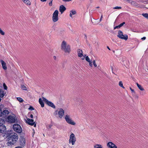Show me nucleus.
<instances>
[{
	"label": "nucleus",
	"mask_w": 148,
	"mask_h": 148,
	"mask_svg": "<svg viewBox=\"0 0 148 148\" xmlns=\"http://www.w3.org/2000/svg\"><path fill=\"white\" fill-rule=\"evenodd\" d=\"M6 137H8L9 143L11 145H14L17 141L18 138L17 134L15 133H9L7 132L6 133Z\"/></svg>",
	"instance_id": "nucleus-1"
},
{
	"label": "nucleus",
	"mask_w": 148,
	"mask_h": 148,
	"mask_svg": "<svg viewBox=\"0 0 148 148\" xmlns=\"http://www.w3.org/2000/svg\"><path fill=\"white\" fill-rule=\"evenodd\" d=\"M61 49L66 53H69L71 51V47L66 42L63 40L61 44Z\"/></svg>",
	"instance_id": "nucleus-2"
},
{
	"label": "nucleus",
	"mask_w": 148,
	"mask_h": 148,
	"mask_svg": "<svg viewBox=\"0 0 148 148\" xmlns=\"http://www.w3.org/2000/svg\"><path fill=\"white\" fill-rule=\"evenodd\" d=\"M4 123V120L2 118H0V133H3L6 132V128L5 126L3 124Z\"/></svg>",
	"instance_id": "nucleus-3"
},
{
	"label": "nucleus",
	"mask_w": 148,
	"mask_h": 148,
	"mask_svg": "<svg viewBox=\"0 0 148 148\" xmlns=\"http://www.w3.org/2000/svg\"><path fill=\"white\" fill-rule=\"evenodd\" d=\"M64 118L66 121L68 123L73 125L76 124L75 122L72 119L70 115L68 114L66 115Z\"/></svg>",
	"instance_id": "nucleus-4"
},
{
	"label": "nucleus",
	"mask_w": 148,
	"mask_h": 148,
	"mask_svg": "<svg viewBox=\"0 0 148 148\" xmlns=\"http://www.w3.org/2000/svg\"><path fill=\"white\" fill-rule=\"evenodd\" d=\"M119 38L126 40L128 39V36L127 34L123 35V32L121 30L118 31V34L117 36Z\"/></svg>",
	"instance_id": "nucleus-5"
},
{
	"label": "nucleus",
	"mask_w": 148,
	"mask_h": 148,
	"mask_svg": "<svg viewBox=\"0 0 148 148\" xmlns=\"http://www.w3.org/2000/svg\"><path fill=\"white\" fill-rule=\"evenodd\" d=\"M13 129L17 133H21L22 131V129L21 126L17 124H14L13 125Z\"/></svg>",
	"instance_id": "nucleus-6"
},
{
	"label": "nucleus",
	"mask_w": 148,
	"mask_h": 148,
	"mask_svg": "<svg viewBox=\"0 0 148 148\" xmlns=\"http://www.w3.org/2000/svg\"><path fill=\"white\" fill-rule=\"evenodd\" d=\"M58 10H56L53 13L52 18L53 22H56L58 20Z\"/></svg>",
	"instance_id": "nucleus-7"
},
{
	"label": "nucleus",
	"mask_w": 148,
	"mask_h": 148,
	"mask_svg": "<svg viewBox=\"0 0 148 148\" xmlns=\"http://www.w3.org/2000/svg\"><path fill=\"white\" fill-rule=\"evenodd\" d=\"M76 137L74 134L72 133L71 134L69 140V143H72V145H74L76 142Z\"/></svg>",
	"instance_id": "nucleus-8"
},
{
	"label": "nucleus",
	"mask_w": 148,
	"mask_h": 148,
	"mask_svg": "<svg viewBox=\"0 0 148 148\" xmlns=\"http://www.w3.org/2000/svg\"><path fill=\"white\" fill-rule=\"evenodd\" d=\"M42 99L45 102V103L48 106L52 107L53 108H56L55 106L53 103L49 101L47 99L44 97H42Z\"/></svg>",
	"instance_id": "nucleus-9"
},
{
	"label": "nucleus",
	"mask_w": 148,
	"mask_h": 148,
	"mask_svg": "<svg viewBox=\"0 0 148 148\" xmlns=\"http://www.w3.org/2000/svg\"><path fill=\"white\" fill-rule=\"evenodd\" d=\"M8 121L11 123H14L16 121L15 117L12 115H10L8 117Z\"/></svg>",
	"instance_id": "nucleus-10"
},
{
	"label": "nucleus",
	"mask_w": 148,
	"mask_h": 148,
	"mask_svg": "<svg viewBox=\"0 0 148 148\" xmlns=\"http://www.w3.org/2000/svg\"><path fill=\"white\" fill-rule=\"evenodd\" d=\"M58 110V114L59 115V118H61L64 115V111L62 108H59Z\"/></svg>",
	"instance_id": "nucleus-11"
},
{
	"label": "nucleus",
	"mask_w": 148,
	"mask_h": 148,
	"mask_svg": "<svg viewBox=\"0 0 148 148\" xmlns=\"http://www.w3.org/2000/svg\"><path fill=\"white\" fill-rule=\"evenodd\" d=\"M27 121H26L27 123L29 125H34V127H36V124H34L35 122L34 121V120L32 119H30L29 118L27 119Z\"/></svg>",
	"instance_id": "nucleus-12"
},
{
	"label": "nucleus",
	"mask_w": 148,
	"mask_h": 148,
	"mask_svg": "<svg viewBox=\"0 0 148 148\" xmlns=\"http://www.w3.org/2000/svg\"><path fill=\"white\" fill-rule=\"evenodd\" d=\"M107 146L110 148H117L116 146L112 142H109L107 144Z\"/></svg>",
	"instance_id": "nucleus-13"
},
{
	"label": "nucleus",
	"mask_w": 148,
	"mask_h": 148,
	"mask_svg": "<svg viewBox=\"0 0 148 148\" xmlns=\"http://www.w3.org/2000/svg\"><path fill=\"white\" fill-rule=\"evenodd\" d=\"M66 10V8L63 5H61L60 7L59 11L62 14L63 13V12Z\"/></svg>",
	"instance_id": "nucleus-14"
},
{
	"label": "nucleus",
	"mask_w": 148,
	"mask_h": 148,
	"mask_svg": "<svg viewBox=\"0 0 148 148\" xmlns=\"http://www.w3.org/2000/svg\"><path fill=\"white\" fill-rule=\"evenodd\" d=\"M78 56L79 57H81L83 56V51L82 50L78 49L77 50Z\"/></svg>",
	"instance_id": "nucleus-15"
},
{
	"label": "nucleus",
	"mask_w": 148,
	"mask_h": 148,
	"mask_svg": "<svg viewBox=\"0 0 148 148\" xmlns=\"http://www.w3.org/2000/svg\"><path fill=\"white\" fill-rule=\"evenodd\" d=\"M0 62L4 70H6L7 69V67L6 66V64L2 60H1Z\"/></svg>",
	"instance_id": "nucleus-16"
},
{
	"label": "nucleus",
	"mask_w": 148,
	"mask_h": 148,
	"mask_svg": "<svg viewBox=\"0 0 148 148\" xmlns=\"http://www.w3.org/2000/svg\"><path fill=\"white\" fill-rule=\"evenodd\" d=\"M9 112L7 110H5L2 112H1L2 116L3 115H7L9 114Z\"/></svg>",
	"instance_id": "nucleus-17"
},
{
	"label": "nucleus",
	"mask_w": 148,
	"mask_h": 148,
	"mask_svg": "<svg viewBox=\"0 0 148 148\" xmlns=\"http://www.w3.org/2000/svg\"><path fill=\"white\" fill-rule=\"evenodd\" d=\"M43 101H44L42 100L41 98H40L39 99V102L42 107H43L44 106V103Z\"/></svg>",
	"instance_id": "nucleus-18"
},
{
	"label": "nucleus",
	"mask_w": 148,
	"mask_h": 148,
	"mask_svg": "<svg viewBox=\"0 0 148 148\" xmlns=\"http://www.w3.org/2000/svg\"><path fill=\"white\" fill-rule=\"evenodd\" d=\"M76 13V11L74 10H72L70 11V16L72 18H73L72 15L75 14Z\"/></svg>",
	"instance_id": "nucleus-19"
},
{
	"label": "nucleus",
	"mask_w": 148,
	"mask_h": 148,
	"mask_svg": "<svg viewBox=\"0 0 148 148\" xmlns=\"http://www.w3.org/2000/svg\"><path fill=\"white\" fill-rule=\"evenodd\" d=\"M5 93L2 89H0V97H3L4 96Z\"/></svg>",
	"instance_id": "nucleus-20"
},
{
	"label": "nucleus",
	"mask_w": 148,
	"mask_h": 148,
	"mask_svg": "<svg viewBox=\"0 0 148 148\" xmlns=\"http://www.w3.org/2000/svg\"><path fill=\"white\" fill-rule=\"evenodd\" d=\"M22 1L27 5H30L31 4V2L29 0H22Z\"/></svg>",
	"instance_id": "nucleus-21"
},
{
	"label": "nucleus",
	"mask_w": 148,
	"mask_h": 148,
	"mask_svg": "<svg viewBox=\"0 0 148 148\" xmlns=\"http://www.w3.org/2000/svg\"><path fill=\"white\" fill-rule=\"evenodd\" d=\"M94 148H103L102 146L100 144H97L94 146Z\"/></svg>",
	"instance_id": "nucleus-22"
},
{
	"label": "nucleus",
	"mask_w": 148,
	"mask_h": 148,
	"mask_svg": "<svg viewBox=\"0 0 148 148\" xmlns=\"http://www.w3.org/2000/svg\"><path fill=\"white\" fill-rule=\"evenodd\" d=\"M138 87V88H139L140 90H144V88H143V87L140 85H139V84H138L137 83H136Z\"/></svg>",
	"instance_id": "nucleus-23"
},
{
	"label": "nucleus",
	"mask_w": 148,
	"mask_h": 148,
	"mask_svg": "<svg viewBox=\"0 0 148 148\" xmlns=\"http://www.w3.org/2000/svg\"><path fill=\"white\" fill-rule=\"evenodd\" d=\"M142 15L147 19H148V14L147 13H143Z\"/></svg>",
	"instance_id": "nucleus-24"
},
{
	"label": "nucleus",
	"mask_w": 148,
	"mask_h": 148,
	"mask_svg": "<svg viewBox=\"0 0 148 148\" xmlns=\"http://www.w3.org/2000/svg\"><path fill=\"white\" fill-rule=\"evenodd\" d=\"M21 89L24 90H27V88L24 85H22L21 86Z\"/></svg>",
	"instance_id": "nucleus-25"
},
{
	"label": "nucleus",
	"mask_w": 148,
	"mask_h": 148,
	"mask_svg": "<svg viewBox=\"0 0 148 148\" xmlns=\"http://www.w3.org/2000/svg\"><path fill=\"white\" fill-rule=\"evenodd\" d=\"M119 85L120 86L122 87L123 88H125V87L123 86V84L122 81H120L119 82Z\"/></svg>",
	"instance_id": "nucleus-26"
},
{
	"label": "nucleus",
	"mask_w": 148,
	"mask_h": 148,
	"mask_svg": "<svg viewBox=\"0 0 148 148\" xmlns=\"http://www.w3.org/2000/svg\"><path fill=\"white\" fill-rule=\"evenodd\" d=\"M130 89L131 90V92L132 93V95H134L135 93V92L134 90L133 89H132L131 87L130 88Z\"/></svg>",
	"instance_id": "nucleus-27"
},
{
	"label": "nucleus",
	"mask_w": 148,
	"mask_h": 148,
	"mask_svg": "<svg viewBox=\"0 0 148 148\" xmlns=\"http://www.w3.org/2000/svg\"><path fill=\"white\" fill-rule=\"evenodd\" d=\"M17 99L20 102H22L23 101V100L21 97H18Z\"/></svg>",
	"instance_id": "nucleus-28"
},
{
	"label": "nucleus",
	"mask_w": 148,
	"mask_h": 148,
	"mask_svg": "<svg viewBox=\"0 0 148 148\" xmlns=\"http://www.w3.org/2000/svg\"><path fill=\"white\" fill-rule=\"evenodd\" d=\"M86 60L88 62H89L90 61H91L88 56L86 57Z\"/></svg>",
	"instance_id": "nucleus-29"
},
{
	"label": "nucleus",
	"mask_w": 148,
	"mask_h": 148,
	"mask_svg": "<svg viewBox=\"0 0 148 148\" xmlns=\"http://www.w3.org/2000/svg\"><path fill=\"white\" fill-rule=\"evenodd\" d=\"M3 86L5 90H6L7 89V87L4 83L3 84Z\"/></svg>",
	"instance_id": "nucleus-30"
},
{
	"label": "nucleus",
	"mask_w": 148,
	"mask_h": 148,
	"mask_svg": "<svg viewBox=\"0 0 148 148\" xmlns=\"http://www.w3.org/2000/svg\"><path fill=\"white\" fill-rule=\"evenodd\" d=\"M93 64L95 67H96L97 66V65L95 63V60H94L93 61Z\"/></svg>",
	"instance_id": "nucleus-31"
},
{
	"label": "nucleus",
	"mask_w": 148,
	"mask_h": 148,
	"mask_svg": "<svg viewBox=\"0 0 148 148\" xmlns=\"http://www.w3.org/2000/svg\"><path fill=\"white\" fill-rule=\"evenodd\" d=\"M121 7H118V6L115 7L113 8V9H121Z\"/></svg>",
	"instance_id": "nucleus-32"
},
{
	"label": "nucleus",
	"mask_w": 148,
	"mask_h": 148,
	"mask_svg": "<svg viewBox=\"0 0 148 148\" xmlns=\"http://www.w3.org/2000/svg\"><path fill=\"white\" fill-rule=\"evenodd\" d=\"M120 26H119V25L118 26H115V27H114V29H117V28H118V29H119L120 28Z\"/></svg>",
	"instance_id": "nucleus-33"
},
{
	"label": "nucleus",
	"mask_w": 148,
	"mask_h": 148,
	"mask_svg": "<svg viewBox=\"0 0 148 148\" xmlns=\"http://www.w3.org/2000/svg\"><path fill=\"white\" fill-rule=\"evenodd\" d=\"M125 24V22H123V23L120 24V25H119V26H120V27H122L123 25Z\"/></svg>",
	"instance_id": "nucleus-34"
},
{
	"label": "nucleus",
	"mask_w": 148,
	"mask_h": 148,
	"mask_svg": "<svg viewBox=\"0 0 148 148\" xmlns=\"http://www.w3.org/2000/svg\"><path fill=\"white\" fill-rule=\"evenodd\" d=\"M89 63V64L90 66L92 67V62L90 61L89 62H88Z\"/></svg>",
	"instance_id": "nucleus-35"
},
{
	"label": "nucleus",
	"mask_w": 148,
	"mask_h": 148,
	"mask_svg": "<svg viewBox=\"0 0 148 148\" xmlns=\"http://www.w3.org/2000/svg\"><path fill=\"white\" fill-rule=\"evenodd\" d=\"M29 109L31 110H34V108L32 106H30V107L29 108Z\"/></svg>",
	"instance_id": "nucleus-36"
},
{
	"label": "nucleus",
	"mask_w": 148,
	"mask_h": 148,
	"mask_svg": "<svg viewBox=\"0 0 148 148\" xmlns=\"http://www.w3.org/2000/svg\"><path fill=\"white\" fill-rule=\"evenodd\" d=\"M49 5L50 6H51L52 5V2L50 1L49 3Z\"/></svg>",
	"instance_id": "nucleus-37"
},
{
	"label": "nucleus",
	"mask_w": 148,
	"mask_h": 148,
	"mask_svg": "<svg viewBox=\"0 0 148 148\" xmlns=\"http://www.w3.org/2000/svg\"><path fill=\"white\" fill-rule=\"evenodd\" d=\"M103 15H101V17H100V18L99 20V22H101V21H102V19L103 18Z\"/></svg>",
	"instance_id": "nucleus-38"
},
{
	"label": "nucleus",
	"mask_w": 148,
	"mask_h": 148,
	"mask_svg": "<svg viewBox=\"0 0 148 148\" xmlns=\"http://www.w3.org/2000/svg\"><path fill=\"white\" fill-rule=\"evenodd\" d=\"M52 125H48L47 127L49 128H50L52 127Z\"/></svg>",
	"instance_id": "nucleus-39"
},
{
	"label": "nucleus",
	"mask_w": 148,
	"mask_h": 148,
	"mask_svg": "<svg viewBox=\"0 0 148 148\" xmlns=\"http://www.w3.org/2000/svg\"><path fill=\"white\" fill-rule=\"evenodd\" d=\"M72 0H63V1L64 2H68L71 1Z\"/></svg>",
	"instance_id": "nucleus-40"
},
{
	"label": "nucleus",
	"mask_w": 148,
	"mask_h": 148,
	"mask_svg": "<svg viewBox=\"0 0 148 148\" xmlns=\"http://www.w3.org/2000/svg\"><path fill=\"white\" fill-rule=\"evenodd\" d=\"M146 38L145 37H144L143 38H142L141 39V40H145Z\"/></svg>",
	"instance_id": "nucleus-41"
},
{
	"label": "nucleus",
	"mask_w": 148,
	"mask_h": 148,
	"mask_svg": "<svg viewBox=\"0 0 148 148\" xmlns=\"http://www.w3.org/2000/svg\"><path fill=\"white\" fill-rule=\"evenodd\" d=\"M140 94L142 95H144L145 94V93L144 92H142V93L141 92Z\"/></svg>",
	"instance_id": "nucleus-42"
},
{
	"label": "nucleus",
	"mask_w": 148,
	"mask_h": 148,
	"mask_svg": "<svg viewBox=\"0 0 148 148\" xmlns=\"http://www.w3.org/2000/svg\"><path fill=\"white\" fill-rule=\"evenodd\" d=\"M30 117L32 118H33V115L32 114H31L30 115Z\"/></svg>",
	"instance_id": "nucleus-43"
},
{
	"label": "nucleus",
	"mask_w": 148,
	"mask_h": 148,
	"mask_svg": "<svg viewBox=\"0 0 148 148\" xmlns=\"http://www.w3.org/2000/svg\"><path fill=\"white\" fill-rule=\"evenodd\" d=\"M40 1L42 2H45L46 1H47V0H40Z\"/></svg>",
	"instance_id": "nucleus-44"
},
{
	"label": "nucleus",
	"mask_w": 148,
	"mask_h": 148,
	"mask_svg": "<svg viewBox=\"0 0 148 148\" xmlns=\"http://www.w3.org/2000/svg\"><path fill=\"white\" fill-rule=\"evenodd\" d=\"M15 148H22V147H21L18 146V147H17Z\"/></svg>",
	"instance_id": "nucleus-45"
},
{
	"label": "nucleus",
	"mask_w": 148,
	"mask_h": 148,
	"mask_svg": "<svg viewBox=\"0 0 148 148\" xmlns=\"http://www.w3.org/2000/svg\"><path fill=\"white\" fill-rule=\"evenodd\" d=\"M107 48H108V49L110 50V49L109 48V47H108V46H107Z\"/></svg>",
	"instance_id": "nucleus-46"
},
{
	"label": "nucleus",
	"mask_w": 148,
	"mask_h": 148,
	"mask_svg": "<svg viewBox=\"0 0 148 148\" xmlns=\"http://www.w3.org/2000/svg\"><path fill=\"white\" fill-rule=\"evenodd\" d=\"M86 55H84V58H85H85H86Z\"/></svg>",
	"instance_id": "nucleus-47"
},
{
	"label": "nucleus",
	"mask_w": 148,
	"mask_h": 148,
	"mask_svg": "<svg viewBox=\"0 0 148 148\" xmlns=\"http://www.w3.org/2000/svg\"><path fill=\"white\" fill-rule=\"evenodd\" d=\"M25 142L24 140L23 141V145H24L25 144Z\"/></svg>",
	"instance_id": "nucleus-48"
},
{
	"label": "nucleus",
	"mask_w": 148,
	"mask_h": 148,
	"mask_svg": "<svg viewBox=\"0 0 148 148\" xmlns=\"http://www.w3.org/2000/svg\"><path fill=\"white\" fill-rule=\"evenodd\" d=\"M57 111H58V110H56V111H55V112H56V114H57Z\"/></svg>",
	"instance_id": "nucleus-49"
},
{
	"label": "nucleus",
	"mask_w": 148,
	"mask_h": 148,
	"mask_svg": "<svg viewBox=\"0 0 148 148\" xmlns=\"http://www.w3.org/2000/svg\"><path fill=\"white\" fill-rule=\"evenodd\" d=\"M99 8V6H98V7H97V8Z\"/></svg>",
	"instance_id": "nucleus-50"
},
{
	"label": "nucleus",
	"mask_w": 148,
	"mask_h": 148,
	"mask_svg": "<svg viewBox=\"0 0 148 148\" xmlns=\"http://www.w3.org/2000/svg\"><path fill=\"white\" fill-rule=\"evenodd\" d=\"M50 0V1L52 2L53 0Z\"/></svg>",
	"instance_id": "nucleus-51"
},
{
	"label": "nucleus",
	"mask_w": 148,
	"mask_h": 148,
	"mask_svg": "<svg viewBox=\"0 0 148 148\" xmlns=\"http://www.w3.org/2000/svg\"><path fill=\"white\" fill-rule=\"evenodd\" d=\"M132 31L133 32H136L135 31H134V30Z\"/></svg>",
	"instance_id": "nucleus-52"
},
{
	"label": "nucleus",
	"mask_w": 148,
	"mask_h": 148,
	"mask_svg": "<svg viewBox=\"0 0 148 148\" xmlns=\"http://www.w3.org/2000/svg\"><path fill=\"white\" fill-rule=\"evenodd\" d=\"M132 31L133 32H136L135 31H134V30Z\"/></svg>",
	"instance_id": "nucleus-53"
},
{
	"label": "nucleus",
	"mask_w": 148,
	"mask_h": 148,
	"mask_svg": "<svg viewBox=\"0 0 148 148\" xmlns=\"http://www.w3.org/2000/svg\"><path fill=\"white\" fill-rule=\"evenodd\" d=\"M85 37H86V35H85Z\"/></svg>",
	"instance_id": "nucleus-54"
},
{
	"label": "nucleus",
	"mask_w": 148,
	"mask_h": 148,
	"mask_svg": "<svg viewBox=\"0 0 148 148\" xmlns=\"http://www.w3.org/2000/svg\"><path fill=\"white\" fill-rule=\"evenodd\" d=\"M63 148H65V147Z\"/></svg>",
	"instance_id": "nucleus-55"
}]
</instances>
